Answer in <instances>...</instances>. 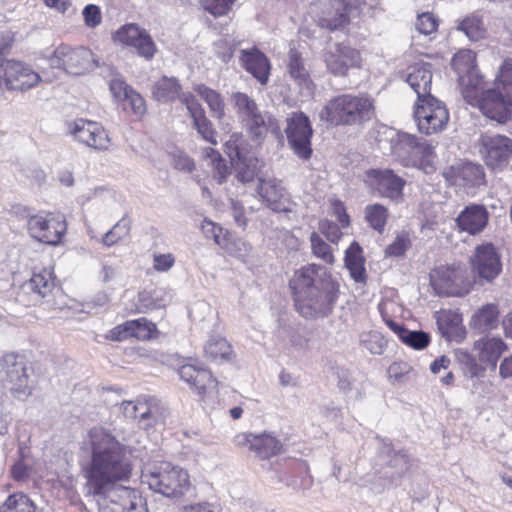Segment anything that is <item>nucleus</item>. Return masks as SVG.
Segmentation results:
<instances>
[{
	"label": "nucleus",
	"instance_id": "37",
	"mask_svg": "<svg viewBox=\"0 0 512 512\" xmlns=\"http://www.w3.org/2000/svg\"><path fill=\"white\" fill-rule=\"evenodd\" d=\"M411 158L414 163L411 164V167L417 168L426 174H432L436 171L437 155L434 147L425 140L421 141L417 136H415Z\"/></svg>",
	"mask_w": 512,
	"mask_h": 512
},
{
	"label": "nucleus",
	"instance_id": "41",
	"mask_svg": "<svg viewBox=\"0 0 512 512\" xmlns=\"http://www.w3.org/2000/svg\"><path fill=\"white\" fill-rule=\"evenodd\" d=\"M164 307V298L162 295H160L158 290L142 289L138 291L136 298L132 301L130 313L145 314Z\"/></svg>",
	"mask_w": 512,
	"mask_h": 512
},
{
	"label": "nucleus",
	"instance_id": "58",
	"mask_svg": "<svg viewBox=\"0 0 512 512\" xmlns=\"http://www.w3.org/2000/svg\"><path fill=\"white\" fill-rule=\"evenodd\" d=\"M105 339L112 342H123L133 339L131 320L116 325L105 334Z\"/></svg>",
	"mask_w": 512,
	"mask_h": 512
},
{
	"label": "nucleus",
	"instance_id": "32",
	"mask_svg": "<svg viewBox=\"0 0 512 512\" xmlns=\"http://www.w3.org/2000/svg\"><path fill=\"white\" fill-rule=\"evenodd\" d=\"M438 329L448 341H462L466 330L462 324V315L453 310L442 309L435 314Z\"/></svg>",
	"mask_w": 512,
	"mask_h": 512
},
{
	"label": "nucleus",
	"instance_id": "11",
	"mask_svg": "<svg viewBox=\"0 0 512 512\" xmlns=\"http://www.w3.org/2000/svg\"><path fill=\"white\" fill-rule=\"evenodd\" d=\"M414 118L422 134L433 135L446 128L449 112L444 103L434 96H429L417 99L414 104Z\"/></svg>",
	"mask_w": 512,
	"mask_h": 512
},
{
	"label": "nucleus",
	"instance_id": "57",
	"mask_svg": "<svg viewBox=\"0 0 512 512\" xmlns=\"http://www.w3.org/2000/svg\"><path fill=\"white\" fill-rule=\"evenodd\" d=\"M439 27V18L431 12H424L418 15L416 21L417 30L424 35L436 33Z\"/></svg>",
	"mask_w": 512,
	"mask_h": 512
},
{
	"label": "nucleus",
	"instance_id": "36",
	"mask_svg": "<svg viewBox=\"0 0 512 512\" xmlns=\"http://www.w3.org/2000/svg\"><path fill=\"white\" fill-rule=\"evenodd\" d=\"M122 410L126 417L144 421L160 412L159 401L153 396L139 397L135 401H123Z\"/></svg>",
	"mask_w": 512,
	"mask_h": 512
},
{
	"label": "nucleus",
	"instance_id": "64",
	"mask_svg": "<svg viewBox=\"0 0 512 512\" xmlns=\"http://www.w3.org/2000/svg\"><path fill=\"white\" fill-rule=\"evenodd\" d=\"M341 225L330 220H323L319 223L320 232L332 243H338L343 236Z\"/></svg>",
	"mask_w": 512,
	"mask_h": 512
},
{
	"label": "nucleus",
	"instance_id": "3",
	"mask_svg": "<svg viewBox=\"0 0 512 512\" xmlns=\"http://www.w3.org/2000/svg\"><path fill=\"white\" fill-rule=\"evenodd\" d=\"M144 482L156 493L165 497L180 499L191 487L187 470L169 462H161L145 473Z\"/></svg>",
	"mask_w": 512,
	"mask_h": 512
},
{
	"label": "nucleus",
	"instance_id": "28",
	"mask_svg": "<svg viewBox=\"0 0 512 512\" xmlns=\"http://www.w3.org/2000/svg\"><path fill=\"white\" fill-rule=\"evenodd\" d=\"M443 175L453 185L468 188L478 187L486 182L482 165L471 162L451 166L444 171Z\"/></svg>",
	"mask_w": 512,
	"mask_h": 512
},
{
	"label": "nucleus",
	"instance_id": "43",
	"mask_svg": "<svg viewBox=\"0 0 512 512\" xmlns=\"http://www.w3.org/2000/svg\"><path fill=\"white\" fill-rule=\"evenodd\" d=\"M182 86L175 77L163 76L158 79L151 88L154 100L162 103L175 101L180 97Z\"/></svg>",
	"mask_w": 512,
	"mask_h": 512
},
{
	"label": "nucleus",
	"instance_id": "40",
	"mask_svg": "<svg viewBox=\"0 0 512 512\" xmlns=\"http://www.w3.org/2000/svg\"><path fill=\"white\" fill-rule=\"evenodd\" d=\"M499 316L500 311L498 305L487 303L473 314L470 325L473 329L481 333L489 332L498 327Z\"/></svg>",
	"mask_w": 512,
	"mask_h": 512
},
{
	"label": "nucleus",
	"instance_id": "1",
	"mask_svg": "<svg viewBox=\"0 0 512 512\" xmlns=\"http://www.w3.org/2000/svg\"><path fill=\"white\" fill-rule=\"evenodd\" d=\"M82 449L90 453V460L81 465L90 495L106 496L117 483L130 479L133 465L127 448L109 430L92 427L83 440Z\"/></svg>",
	"mask_w": 512,
	"mask_h": 512
},
{
	"label": "nucleus",
	"instance_id": "9",
	"mask_svg": "<svg viewBox=\"0 0 512 512\" xmlns=\"http://www.w3.org/2000/svg\"><path fill=\"white\" fill-rule=\"evenodd\" d=\"M430 284L440 296H463L471 288L465 266L441 265L430 272Z\"/></svg>",
	"mask_w": 512,
	"mask_h": 512
},
{
	"label": "nucleus",
	"instance_id": "52",
	"mask_svg": "<svg viewBox=\"0 0 512 512\" xmlns=\"http://www.w3.org/2000/svg\"><path fill=\"white\" fill-rule=\"evenodd\" d=\"M231 101L238 117L243 122L251 115L256 114L260 111V108L256 101L248 94L243 92H234L231 95Z\"/></svg>",
	"mask_w": 512,
	"mask_h": 512
},
{
	"label": "nucleus",
	"instance_id": "13",
	"mask_svg": "<svg viewBox=\"0 0 512 512\" xmlns=\"http://www.w3.org/2000/svg\"><path fill=\"white\" fill-rule=\"evenodd\" d=\"M478 148L489 169L502 170L512 156V139L505 135L486 132L481 134Z\"/></svg>",
	"mask_w": 512,
	"mask_h": 512
},
{
	"label": "nucleus",
	"instance_id": "48",
	"mask_svg": "<svg viewBox=\"0 0 512 512\" xmlns=\"http://www.w3.org/2000/svg\"><path fill=\"white\" fill-rule=\"evenodd\" d=\"M364 218L370 228L382 234L389 219V210L380 203L369 204L364 209Z\"/></svg>",
	"mask_w": 512,
	"mask_h": 512
},
{
	"label": "nucleus",
	"instance_id": "49",
	"mask_svg": "<svg viewBox=\"0 0 512 512\" xmlns=\"http://www.w3.org/2000/svg\"><path fill=\"white\" fill-rule=\"evenodd\" d=\"M36 504L23 492L10 494L0 505V512H36Z\"/></svg>",
	"mask_w": 512,
	"mask_h": 512
},
{
	"label": "nucleus",
	"instance_id": "10",
	"mask_svg": "<svg viewBox=\"0 0 512 512\" xmlns=\"http://www.w3.org/2000/svg\"><path fill=\"white\" fill-rule=\"evenodd\" d=\"M314 22L330 33L344 31L351 24L352 0H317Z\"/></svg>",
	"mask_w": 512,
	"mask_h": 512
},
{
	"label": "nucleus",
	"instance_id": "29",
	"mask_svg": "<svg viewBox=\"0 0 512 512\" xmlns=\"http://www.w3.org/2000/svg\"><path fill=\"white\" fill-rule=\"evenodd\" d=\"M224 151L236 166H244L250 169L257 165L258 159L252 146L240 132L230 135L224 144Z\"/></svg>",
	"mask_w": 512,
	"mask_h": 512
},
{
	"label": "nucleus",
	"instance_id": "4",
	"mask_svg": "<svg viewBox=\"0 0 512 512\" xmlns=\"http://www.w3.org/2000/svg\"><path fill=\"white\" fill-rule=\"evenodd\" d=\"M339 294V282L332 274L325 273L320 279L318 287L303 298L297 299L294 306L297 312L304 318L317 319L326 317L333 311Z\"/></svg>",
	"mask_w": 512,
	"mask_h": 512
},
{
	"label": "nucleus",
	"instance_id": "46",
	"mask_svg": "<svg viewBox=\"0 0 512 512\" xmlns=\"http://www.w3.org/2000/svg\"><path fill=\"white\" fill-rule=\"evenodd\" d=\"M414 143L415 135L407 133L398 134L391 140V155L404 167H411V164H414L411 158Z\"/></svg>",
	"mask_w": 512,
	"mask_h": 512
},
{
	"label": "nucleus",
	"instance_id": "19",
	"mask_svg": "<svg viewBox=\"0 0 512 512\" xmlns=\"http://www.w3.org/2000/svg\"><path fill=\"white\" fill-rule=\"evenodd\" d=\"M451 67L457 74L462 96L466 91L485 84L484 77L477 67V55L470 49H460L451 59Z\"/></svg>",
	"mask_w": 512,
	"mask_h": 512
},
{
	"label": "nucleus",
	"instance_id": "39",
	"mask_svg": "<svg viewBox=\"0 0 512 512\" xmlns=\"http://www.w3.org/2000/svg\"><path fill=\"white\" fill-rule=\"evenodd\" d=\"M473 348L487 365L495 366L499 358L507 350V345L500 337L486 336L475 341Z\"/></svg>",
	"mask_w": 512,
	"mask_h": 512
},
{
	"label": "nucleus",
	"instance_id": "62",
	"mask_svg": "<svg viewBox=\"0 0 512 512\" xmlns=\"http://www.w3.org/2000/svg\"><path fill=\"white\" fill-rule=\"evenodd\" d=\"M193 121L206 116L205 110L192 93H185L181 97Z\"/></svg>",
	"mask_w": 512,
	"mask_h": 512
},
{
	"label": "nucleus",
	"instance_id": "60",
	"mask_svg": "<svg viewBox=\"0 0 512 512\" xmlns=\"http://www.w3.org/2000/svg\"><path fill=\"white\" fill-rule=\"evenodd\" d=\"M236 0H205L204 9L214 17L227 15Z\"/></svg>",
	"mask_w": 512,
	"mask_h": 512
},
{
	"label": "nucleus",
	"instance_id": "54",
	"mask_svg": "<svg viewBox=\"0 0 512 512\" xmlns=\"http://www.w3.org/2000/svg\"><path fill=\"white\" fill-rule=\"evenodd\" d=\"M311 249L315 257L321 259L327 264H333L335 261L331 246L326 243L318 233L313 232L310 236Z\"/></svg>",
	"mask_w": 512,
	"mask_h": 512
},
{
	"label": "nucleus",
	"instance_id": "15",
	"mask_svg": "<svg viewBox=\"0 0 512 512\" xmlns=\"http://www.w3.org/2000/svg\"><path fill=\"white\" fill-rule=\"evenodd\" d=\"M111 39L120 44L135 49L145 60H152L157 53V46L147 30L135 23H127L112 33Z\"/></svg>",
	"mask_w": 512,
	"mask_h": 512
},
{
	"label": "nucleus",
	"instance_id": "33",
	"mask_svg": "<svg viewBox=\"0 0 512 512\" xmlns=\"http://www.w3.org/2000/svg\"><path fill=\"white\" fill-rule=\"evenodd\" d=\"M259 194L267 206L275 212H291L295 205L283 187L272 181H264L259 186Z\"/></svg>",
	"mask_w": 512,
	"mask_h": 512
},
{
	"label": "nucleus",
	"instance_id": "34",
	"mask_svg": "<svg viewBox=\"0 0 512 512\" xmlns=\"http://www.w3.org/2000/svg\"><path fill=\"white\" fill-rule=\"evenodd\" d=\"M246 128L247 133L252 140L261 143L269 132L279 136L281 129L277 119L270 115H265L261 112H257L251 117L247 118L242 122Z\"/></svg>",
	"mask_w": 512,
	"mask_h": 512
},
{
	"label": "nucleus",
	"instance_id": "44",
	"mask_svg": "<svg viewBox=\"0 0 512 512\" xmlns=\"http://www.w3.org/2000/svg\"><path fill=\"white\" fill-rule=\"evenodd\" d=\"M454 356L464 376L478 378L484 375L487 364L479 355L477 357L468 350L457 349Z\"/></svg>",
	"mask_w": 512,
	"mask_h": 512
},
{
	"label": "nucleus",
	"instance_id": "6",
	"mask_svg": "<svg viewBox=\"0 0 512 512\" xmlns=\"http://www.w3.org/2000/svg\"><path fill=\"white\" fill-rule=\"evenodd\" d=\"M484 86L466 91L463 95L464 100L472 107L478 108L487 118L500 124H505L511 120L512 102L508 101L506 92L497 87L484 90Z\"/></svg>",
	"mask_w": 512,
	"mask_h": 512
},
{
	"label": "nucleus",
	"instance_id": "25",
	"mask_svg": "<svg viewBox=\"0 0 512 512\" xmlns=\"http://www.w3.org/2000/svg\"><path fill=\"white\" fill-rule=\"evenodd\" d=\"M99 512H148L141 494L128 487L115 489L101 504Z\"/></svg>",
	"mask_w": 512,
	"mask_h": 512
},
{
	"label": "nucleus",
	"instance_id": "5",
	"mask_svg": "<svg viewBox=\"0 0 512 512\" xmlns=\"http://www.w3.org/2000/svg\"><path fill=\"white\" fill-rule=\"evenodd\" d=\"M5 372V383L11 394L20 400L32 395L37 386V376L34 367L29 364L24 355L7 353L2 358Z\"/></svg>",
	"mask_w": 512,
	"mask_h": 512
},
{
	"label": "nucleus",
	"instance_id": "61",
	"mask_svg": "<svg viewBox=\"0 0 512 512\" xmlns=\"http://www.w3.org/2000/svg\"><path fill=\"white\" fill-rule=\"evenodd\" d=\"M193 121L206 116L205 110L192 93H185L181 97Z\"/></svg>",
	"mask_w": 512,
	"mask_h": 512
},
{
	"label": "nucleus",
	"instance_id": "17",
	"mask_svg": "<svg viewBox=\"0 0 512 512\" xmlns=\"http://www.w3.org/2000/svg\"><path fill=\"white\" fill-rule=\"evenodd\" d=\"M56 287V276L52 268L35 270L31 278L19 288L16 300L23 305H34L40 299L50 295Z\"/></svg>",
	"mask_w": 512,
	"mask_h": 512
},
{
	"label": "nucleus",
	"instance_id": "7",
	"mask_svg": "<svg viewBox=\"0 0 512 512\" xmlns=\"http://www.w3.org/2000/svg\"><path fill=\"white\" fill-rule=\"evenodd\" d=\"M26 226L31 238L50 246L61 245L68 228L64 215L54 211H39L28 216Z\"/></svg>",
	"mask_w": 512,
	"mask_h": 512
},
{
	"label": "nucleus",
	"instance_id": "21",
	"mask_svg": "<svg viewBox=\"0 0 512 512\" xmlns=\"http://www.w3.org/2000/svg\"><path fill=\"white\" fill-rule=\"evenodd\" d=\"M472 270L487 282H492L502 271L501 256L493 243L478 245L470 259Z\"/></svg>",
	"mask_w": 512,
	"mask_h": 512
},
{
	"label": "nucleus",
	"instance_id": "30",
	"mask_svg": "<svg viewBox=\"0 0 512 512\" xmlns=\"http://www.w3.org/2000/svg\"><path fill=\"white\" fill-rule=\"evenodd\" d=\"M242 67L261 85L267 84L270 77L271 64L268 57L257 47L240 51Z\"/></svg>",
	"mask_w": 512,
	"mask_h": 512
},
{
	"label": "nucleus",
	"instance_id": "42",
	"mask_svg": "<svg viewBox=\"0 0 512 512\" xmlns=\"http://www.w3.org/2000/svg\"><path fill=\"white\" fill-rule=\"evenodd\" d=\"M203 351L204 357L214 363L231 361L234 356L232 345L221 336L211 337L205 343Z\"/></svg>",
	"mask_w": 512,
	"mask_h": 512
},
{
	"label": "nucleus",
	"instance_id": "8",
	"mask_svg": "<svg viewBox=\"0 0 512 512\" xmlns=\"http://www.w3.org/2000/svg\"><path fill=\"white\" fill-rule=\"evenodd\" d=\"M49 63L52 67L77 76L98 67V62L91 49L67 43H61L55 47L49 57Z\"/></svg>",
	"mask_w": 512,
	"mask_h": 512
},
{
	"label": "nucleus",
	"instance_id": "18",
	"mask_svg": "<svg viewBox=\"0 0 512 512\" xmlns=\"http://www.w3.org/2000/svg\"><path fill=\"white\" fill-rule=\"evenodd\" d=\"M178 375L201 401L218 390V379L209 368L202 365L186 362L178 368Z\"/></svg>",
	"mask_w": 512,
	"mask_h": 512
},
{
	"label": "nucleus",
	"instance_id": "12",
	"mask_svg": "<svg viewBox=\"0 0 512 512\" xmlns=\"http://www.w3.org/2000/svg\"><path fill=\"white\" fill-rule=\"evenodd\" d=\"M285 134L293 153L302 160H309L313 153V128L309 117L302 111L292 112L286 119Z\"/></svg>",
	"mask_w": 512,
	"mask_h": 512
},
{
	"label": "nucleus",
	"instance_id": "24",
	"mask_svg": "<svg viewBox=\"0 0 512 512\" xmlns=\"http://www.w3.org/2000/svg\"><path fill=\"white\" fill-rule=\"evenodd\" d=\"M428 61L423 59L410 64L407 67L406 82L417 94V99H422L431 95L432 87V60H437L439 55L435 54H424L423 55Z\"/></svg>",
	"mask_w": 512,
	"mask_h": 512
},
{
	"label": "nucleus",
	"instance_id": "59",
	"mask_svg": "<svg viewBox=\"0 0 512 512\" xmlns=\"http://www.w3.org/2000/svg\"><path fill=\"white\" fill-rule=\"evenodd\" d=\"M193 123L194 127L205 141L211 145L218 144L217 132L214 129L212 122L206 116L193 121Z\"/></svg>",
	"mask_w": 512,
	"mask_h": 512
},
{
	"label": "nucleus",
	"instance_id": "14",
	"mask_svg": "<svg viewBox=\"0 0 512 512\" xmlns=\"http://www.w3.org/2000/svg\"><path fill=\"white\" fill-rule=\"evenodd\" d=\"M68 134L80 144L96 151H106L111 138L106 128L97 121L77 118L67 123Z\"/></svg>",
	"mask_w": 512,
	"mask_h": 512
},
{
	"label": "nucleus",
	"instance_id": "20",
	"mask_svg": "<svg viewBox=\"0 0 512 512\" xmlns=\"http://www.w3.org/2000/svg\"><path fill=\"white\" fill-rule=\"evenodd\" d=\"M40 82V75L29 64L16 59L7 60L4 73L0 76V87L9 91H27Z\"/></svg>",
	"mask_w": 512,
	"mask_h": 512
},
{
	"label": "nucleus",
	"instance_id": "50",
	"mask_svg": "<svg viewBox=\"0 0 512 512\" xmlns=\"http://www.w3.org/2000/svg\"><path fill=\"white\" fill-rule=\"evenodd\" d=\"M458 30L465 33L471 40L483 39L486 35V28L483 18L478 13L466 16L458 25Z\"/></svg>",
	"mask_w": 512,
	"mask_h": 512
},
{
	"label": "nucleus",
	"instance_id": "22",
	"mask_svg": "<svg viewBox=\"0 0 512 512\" xmlns=\"http://www.w3.org/2000/svg\"><path fill=\"white\" fill-rule=\"evenodd\" d=\"M367 185L381 197L402 200L406 181L391 169H370L366 171Z\"/></svg>",
	"mask_w": 512,
	"mask_h": 512
},
{
	"label": "nucleus",
	"instance_id": "26",
	"mask_svg": "<svg viewBox=\"0 0 512 512\" xmlns=\"http://www.w3.org/2000/svg\"><path fill=\"white\" fill-rule=\"evenodd\" d=\"M286 68L289 78L298 87L300 94L312 96L316 90V84L305 66L302 53L298 49L291 48L289 50Z\"/></svg>",
	"mask_w": 512,
	"mask_h": 512
},
{
	"label": "nucleus",
	"instance_id": "45",
	"mask_svg": "<svg viewBox=\"0 0 512 512\" xmlns=\"http://www.w3.org/2000/svg\"><path fill=\"white\" fill-rule=\"evenodd\" d=\"M201 229L207 238H212L218 246L232 253L237 241L229 230L206 218L202 221Z\"/></svg>",
	"mask_w": 512,
	"mask_h": 512
},
{
	"label": "nucleus",
	"instance_id": "31",
	"mask_svg": "<svg viewBox=\"0 0 512 512\" xmlns=\"http://www.w3.org/2000/svg\"><path fill=\"white\" fill-rule=\"evenodd\" d=\"M380 313L385 324L399 337L406 345L422 350L430 343V336L423 331H410L401 322L394 321L386 311V305H379Z\"/></svg>",
	"mask_w": 512,
	"mask_h": 512
},
{
	"label": "nucleus",
	"instance_id": "55",
	"mask_svg": "<svg viewBox=\"0 0 512 512\" xmlns=\"http://www.w3.org/2000/svg\"><path fill=\"white\" fill-rule=\"evenodd\" d=\"M411 246L410 235L406 231L400 232L385 249L386 256L389 257H401L404 256L405 252Z\"/></svg>",
	"mask_w": 512,
	"mask_h": 512
},
{
	"label": "nucleus",
	"instance_id": "63",
	"mask_svg": "<svg viewBox=\"0 0 512 512\" xmlns=\"http://www.w3.org/2000/svg\"><path fill=\"white\" fill-rule=\"evenodd\" d=\"M332 214L337 218L339 224L342 228H347L350 226L351 220L350 216L346 211V206L343 201L338 198H331L329 200Z\"/></svg>",
	"mask_w": 512,
	"mask_h": 512
},
{
	"label": "nucleus",
	"instance_id": "38",
	"mask_svg": "<svg viewBox=\"0 0 512 512\" xmlns=\"http://www.w3.org/2000/svg\"><path fill=\"white\" fill-rule=\"evenodd\" d=\"M344 262L355 282H366L365 258L363 256V249L358 242L353 241L346 249Z\"/></svg>",
	"mask_w": 512,
	"mask_h": 512
},
{
	"label": "nucleus",
	"instance_id": "53",
	"mask_svg": "<svg viewBox=\"0 0 512 512\" xmlns=\"http://www.w3.org/2000/svg\"><path fill=\"white\" fill-rule=\"evenodd\" d=\"M133 339L141 342L156 339L159 336V330L156 323L146 317H140L131 320Z\"/></svg>",
	"mask_w": 512,
	"mask_h": 512
},
{
	"label": "nucleus",
	"instance_id": "35",
	"mask_svg": "<svg viewBox=\"0 0 512 512\" xmlns=\"http://www.w3.org/2000/svg\"><path fill=\"white\" fill-rule=\"evenodd\" d=\"M320 266L317 264H308L296 270L293 278L289 282L292 291L294 304L297 299L303 298L305 295L313 292L318 285L315 284V278L318 275Z\"/></svg>",
	"mask_w": 512,
	"mask_h": 512
},
{
	"label": "nucleus",
	"instance_id": "56",
	"mask_svg": "<svg viewBox=\"0 0 512 512\" xmlns=\"http://www.w3.org/2000/svg\"><path fill=\"white\" fill-rule=\"evenodd\" d=\"M124 109L130 111L136 117H142L146 112V103L144 98L135 90H132L123 99Z\"/></svg>",
	"mask_w": 512,
	"mask_h": 512
},
{
	"label": "nucleus",
	"instance_id": "47",
	"mask_svg": "<svg viewBox=\"0 0 512 512\" xmlns=\"http://www.w3.org/2000/svg\"><path fill=\"white\" fill-rule=\"evenodd\" d=\"M193 90L207 103L213 117L219 120L224 118L225 103L219 92L205 84H196Z\"/></svg>",
	"mask_w": 512,
	"mask_h": 512
},
{
	"label": "nucleus",
	"instance_id": "51",
	"mask_svg": "<svg viewBox=\"0 0 512 512\" xmlns=\"http://www.w3.org/2000/svg\"><path fill=\"white\" fill-rule=\"evenodd\" d=\"M203 157L205 160L209 161L208 165L211 166L213 175L218 183L222 184L225 182L230 174V169L219 151L211 147L205 148L203 150Z\"/></svg>",
	"mask_w": 512,
	"mask_h": 512
},
{
	"label": "nucleus",
	"instance_id": "16",
	"mask_svg": "<svg viewBox=\"0 0 512 512\" xmlns=\"http://www.w3.org/2000/svg\"><path fill=\"white\" fill-rule=\"evenodd\" d=\"M322 57L327 71L334 76L346 77L349 70L362 67L360 51L346 42L335 43Z\"/></svg>",
	"mask_w": 512,
	"mask_h": 512
},
{
	"label": "nucleus",
	"instance_id": "27",
	"mask_svg": "<svg viewBox=\"0 0 512 512\" xmlns=\"http://www.w3.org/2000/svg\"><path fill=\"white\" fill-rule=\"evenodd\" d=\"M489 212L484 205L470 204L456 217L459 232L475 236L484 231L489 223Z\"/></svg>",
	"mask_w": 512,
	"mask_h": 512
},
{
	"label": "nucleus",
	"instance_id": "23",
	"mask_svg": "<svg viewBox=\"0 0 512 512\" xmlns=\"http://www.w3.org/2000/svg\"><path fill=\"white\" fill-rule=\"evenodd\" d=\"M235 445L239 448H248L256 456L262 460H269L270 458L279 455L283 451V444L281 441L268 433L253 434L241 433L234 439Z\"/></svg>",
	"mask_w": 512,
	"mask_h": 512
},
{
	"label": "nucleus",
	"instance_id": "2",
	"mask_svg": "<svg viewBox=\"0 0 512 512\" xmlns=\"http://www.w3.org/2000/svg\"><path fill=\"white\" fill-rule=\"evenodd\" d=\"M375 116L376 101L367 92L333 96L319 113L320 120L333 127L363 126Z\"/></svg>",
	"mask_w": 512,
	"mask_h": 512
}]
</instances>
